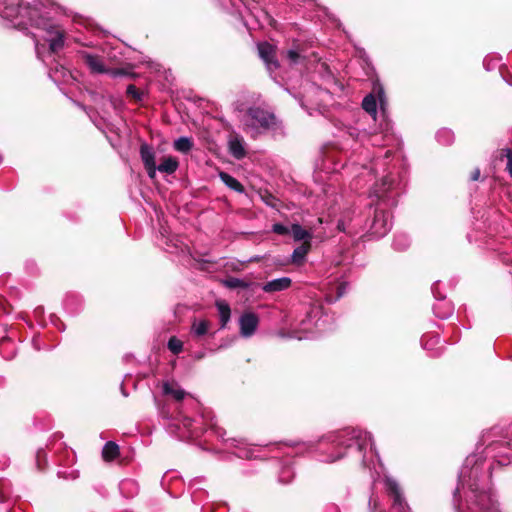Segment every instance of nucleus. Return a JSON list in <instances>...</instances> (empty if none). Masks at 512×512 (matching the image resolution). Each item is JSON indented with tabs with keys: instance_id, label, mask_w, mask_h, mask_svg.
I'll return each mask as SVG.
<instances>
[{
	"instance_id": "obj_22",
	"label": "nucleus",
	"mask_w": 512,
	"mask_h": 512,
	"mask_svg": "<svg viewBox=\"0 0 512 512\" xmlns=\"http://www.w3.org/2000/svg\"><path fill=\"white\" fill-rule=\"evenodd\" d=\"M168 349L175 355H178L183 350V343L177 337L172 336L168 341Z\"/></svg>"
},
{
	"instance_id": "obj_20",
	"label": "nucleus",
	"mask_w": 512,
	"mask_h": 512,
	"mask_svg": "<svg viewBox=\"0 0 512 512\" xmlns=\"http://www.w3.org/2000/svg\"><path fill=\"white\" fill-rule=\"evenodd\" d=\"M163 392L172 395L177 401L183 400L186 394L182 389H174L168 382L163 384Z\"/></svg>"
},
{
	"instance_id": "obj_21",
	"label": "nucleus",
	"mask_w": 512,
	"mask_h": 512,
	"mask_svg": "<svg viewBox=\"0 0 512 512\" xmlns=\"http://www.w3.org/2000/svg\"><path fill=\"white\" fill-rule=\"evenodd\" d=\"M126 95L135 103L141 102L143 98V92L140 91L134 84L127 86Z\"/></svg>"
},
{
	"instance_id": "obj_5",
	"label": "nucleus",
	"mask_w": 512,
	"mask_h": 512,
	"mask_svg": "<svg viewBox=\"0 0 512 512\" xmlns=\"http://www.w3.org/2000/svg\"><path fill=\"white\" fill-rule=\"evenodd\" d=\"M292 284V280L289 277H282L266 282L262 289L266 293H274L288 289Z\"/></svg>"
},
{
	"instance_id": "obj_15",
	"label": "nucleus",
	"mask_w": 512,
	"mask_h": 512,
	"mask_svg": "<svg viewBox=\"0 0 512 512\" xmlns=\"http://www.w3.org/2000/svg\"><path fill=\"white\" fill-rule=\"evenodd\" d=\"M223 284L229 289H247L250 287L251 282L230 276L223 281Z\"/></svg>"
},
{
	"instance_id": "obj_2",
	"label": "nucleus",
	"mask_w": 512,
	"mask_h": 512,
	"mask_svg": "<svg viewBox=\"0 0 512 512\" xmlns=\"http://www.w3.org/2000/svg\"><path fill=\"white\" fill-rule=\"evenodd\" d=\"M259 57L264 61L269 70L279 68V62L276 58V47L269 42H260L257 45Z\"/></svg>"
},
{
	"instance_id": "obj_31",
	"label": "nucleus",
	"mask_w": 512,
	"mask_h": 512,
	"mask_svg": "<svg viewBox=\"0 0 512 512\" xmlns=\"http://www.w3.org/2000/svg\"><path fill=\"white\" fill-rule=\"evenodd\" d=\"M144 167L147 171L149 178L154 179L156 177V171L158 170V166L156 164H154V165H148V166H144Z\"/></svg>"
},
{
	"instance_id": "obj_7",
	"label": "nucleus",
	"mask_w": 512,
	"mask_h": 512,
	"mask_svg": "<svg viewBox=\"0 0 512 512\" xmlns=\"http://www.w3.org/2000/svg\"><path fill=\"white\" fill-rule=\"evenodd\" d=\"M310 249H311L310 241L302 242L301 245H299L298 247H296L294 249L292 256H291V262L296 265H301L304 262L305 257L308 254V252L310 251Z\"/></svg>"
},
{
	"instance_id": "obj_24",
	"label": "nucleus",
	"mask_w": 512,
	"mask_h": 512,
	"mask_svg": "<svg viewBox=\"0 0 512 512\" xmlns=\"http://www.w3.org/2000/svg\"><path fill=\"white\" fill-rule=\"evenodd\" d=\"M261 198L270 207H272V208L277 207V203L279 200L270 192L265 191L264 194H261Z\"/></svg>"
},
{
	"instance_id": "obj_4",
	"label": "nucleus",
	"mask_w": 512,
	"mask_h": 512,
	"mask_svg": "<svg viewBox=\"0 0 512 512\" xmlns=\"http://www.w3.org/2000/svg\"><path fill=\"white\" fill-rule=\"evenodd\" d=\"M387 219L388 214L384 211H375L373 223L371 225V229L373 233L379 237H382L386 234L388 228H387Z\"/></svg>"
},
{
	"instance_id": "obj_17",
	"label": "nucleus",
	"mask_w": 512,
	"mask_h": 512,
	"mask_svg": "<svg viewBox=\"0 0 512 512\" xmlns=\"http://www.w3.org/2000/svg\"><path fill=\"white\" fill-rule=\"evenodd\" d=\"M362 108L370 115H375L377 112V102L373 94L364 97L362 101Z\"/></svg>"
},
{
	"instance_id": "obj_9",
	"label": "nucleus",
	"mask_w": 512,
	"mask_h": 512,
	"mask_svg": "<svg viewBox=\"0 0 512 512\" xmlns=\"http://www.w3.org/2000/svg\"><path fill=\"white\" fill-rule=\"evenodd\" d=\"M229 152L236 159H242L246 156V151L241 138L235 136L229 141Z\"/></svg>"
},
{
	"instance_id": "obj_19",
	"label": "nucleus",
	"mask_w": 512,
	"mask_h": 512,
	"mask_svg": "<svg viewBox=\"0 0 512 512\" xmlns=\"http://www.w3.org/2000/svg\"><path fill=\"white\" fill-rule=\"evenodd\" d=\"M210 327V321L206 319L200 320L198 323L194 322L192 325V331L197 337L204 336Z\"/></svg>"
},
{
	"instance_id": "obj_18",
	"label": "nucleus",
	"mask_w": 512,
	"mask_h": 512,
	"mask_svg": "<svg viewBox=\"0 0 512 512\" xmlns=\"http://www.w3.org/2000/svg\"><path fill=\"white\" fill-rule=\"evenodd\" d=\"M64 46V32L57 31L56 35L51 38L49 43V49L51 52L56 53L61 50Z\"/></svg>"
},
{
	"instance_id": "obj_23",
	"label": "nucleus",
	"mask_w": 512,
	"mask_h": 512,
	"mask_svg": "<svg viewBox=\"0 0 512 512\" xmlns=\"http://www.w3.org/2000/svg\"><path fill=\"white\" fill-rule=\"evenodd\" d=\"M385 485L387 488L388 495L390 497L401 492V489H400L398 483L393 479H390V478L386 479Z\"/></svg>"
},
{
	"instance_id": "obj_8",
	"label": "nucleus",
	"mask_w": 512,
	"mask_h": 512,
	"mask_svg": "<svg viewBox=\"0 0 512 512\" xmlns=\"http://www.w3.org/2000/svg\"><path fill=\"white\" fill-rule=\"evenodd\" d=\"M179 167V162L176 157L168 156L163 157L161 163L158 165V171L166 174H173Z\"/></svg>"
},
{
	"instance_id": "obj_1",
	"label": "nucleus",
	"mask_w": 512,
	"mask_h": 512,
	"mask_svg": "<svg viewBox=\"0 0 512 512\" xmlns=\"http://www.w3.org/2000/svg\"><path fill=\"white\" fill-rule=\"evenodd\" d=\"M247 119L244 122L246 129L261 128L265 131L277 130L281 127V121L277 116L261 107H250L246 111Z\"/></svg>"
},
{
	"instance_id": "obj_10",
	"label": "nucleus",
	"mask_w": 512,
	"mask_h": 512,
	"mask_svg": "<svg viewBox=\"0 0 512 512\" xmlns=\"http://www.w3.org/2000/svg\"><path fill=\"white\" fill-rule=\"evenodd\" d=\"M119 456V446L113 441L105 443L102 449V458L106 462H111Z\"/></svg>"
},
{
	"instance_id": "obj_29",
	"label": "nucleus",
	"mask_w": 512,
	"mask_h": 512,
	"mask_svg": "<svg viewBox=\"0 0 512 512\" xmlns=\"http://www.w3.org/2000/svg\"><path fill=\"white\" fill-rule=\"evenodd\" d=\"M287 58L291 61V63L296 64L303 57L301 56V54L298 51H296V50H289L287 52Z\"/></svg>"
},
{
	"instance_id": "obj_13",
	"label": "nucleus",
	"mask_w": 512,
	"mask_h": 512,
	"mask_svg": "<svg viewBox=\"0 0 512 512\" xmlns=\"http://www.w3.org/2000/svg\"><path fill=\"white\" fill-rule=\"evenodd\" d=\"M290 233L295 241H310L312 239V233L306 229H303L299 224H293L290 229Z\"/></svg>"
},
{
	"instance_id": "obj_34",
	"label": "nucleus",
	"mask_w": 512,
	"mask_h": 512,
	"mask_svg": "<svg viewBox=\"0 0 512 512\" xmlns=\"http://www.w3.org/2000/svg\"><path fill=\"white\" fill-rule=\"evenodd\" d=\"M35 313H37V314H41V313H43V307H41V306H40V307H37V308L35 309Z\"/></svg>"
},
{
	"instance_id": "obj_12",
	"label": "nucleus",
	"mask_w": 512,
	"mask_h": 512,
	"mask_svg": "<svg viewBox=\"0 0 512 512\" xmlns=\"http://www.w3.org/2000/svg\"><path fill=\"white\" fill-rule=\"evenodd\" d=\"M219 177L222 180V182L229 187L230 189L238 192L243 193L245 188L244 186L233 176L226 172H220Z\"/></svg>"
},
{
	"instance_id": "obj_11",
	"label": "nucleus",
	"mask_w": 512,
	"mask_h": 512,
	"mask_svg": "<svg viewBox=\"0 0 512 512\" xmlns=\"http://www.w3.org/2000/svg\"><path fill=\"white\" fill-rule=\"evenodd\" d=\"M140 156L144 166L154 165L155 161V152L152 146L147 143H142L140 146Z\"/></svg>"
},
{
	"instance_id": "obj_28",
	"label": "nucleus",
	"mask_w": 512,
	"mask_h": 512,
	"mask_svg": "<svg viewBox=\"0 0 512 512\" xmlns=\"http://www.w3.org/2000/svg\"><path fill=\"white\" fill-rule=\"evenodd\" d=\"M0 310L5 314H9L13 310L11 304L2 296H0Z\"/></svg>"
},
{
	"instance_id": "obj_26",
	"label": "nucleus",
	"mask_w": 512,
	"mask_h": 512,
	"mask_svg": "<svg viewBox=\"0 0 512 512\" xmlns=\"http://www.w3.org/2000/svg\"><path fill=\"white\" fill-rule=\"evenodd\" d=\"M373 93L377 95V97H378V99L380 101V104L383 105L385 92H384L383 86L379 82H375L374 83V85H373Z\"/></svg>"
},
{
	"instance_id": "obj_25",
	"label": "nucleus",
	"mask_w": 512,
	"mask_h": 512,
	"mask_svg": "<svg viewBox=\"0 0 512 512\" xmlns=\"http://www.w3.org/2000/svg\"><path fill=\"white\" fill-rule=\"evenodd\" d=\"M391 498L393 499V506L397 507L399 511H403L406 506V502L402 495V492L392 496Z\"/></svg>"
},
{
	"instance_id": "obj_16",
	"label": "nucleus",
	"mask_w": 512,
	"mask_h": 512,
	"mask_svg": "<svg viewBox=\"0 0 512 512\" xmlns=\"http://www.w3.org/2000/svg\"><path fill=\"white\" fill-rule=\"evenodd\" d=\"M173 146L175 150L181 153H188L193 147V142L188 137H180L174 141Z\"/></svg>"
},
{
	"instance_id": "obj_32",
	"label": "nucleus",
	"mask_w": 512,
	"mask_h": 512,
	"mask_svg": "<svg viewBox=\"0 0 512 512\" xmlns=\"http://www.w3.org/2000/svg\"><path fill=\"white\" fill-rule=\"evenodd\" d=\"M506 157L508 159L507 169L512 177V151L510 149L506 150Z\"/></svg>"
},
{
	"instance_id": "obj_3",
	"label": "nucleus",
	"mask_w": 512,
	"mask_h": 512,
	"mask_svg": "<svg viewBox=\"0 0 512 512\" xmlns=\"http://www.w3.org/2000/svg\"><path fill=\"white\" fill-rule=\"evenodd\" d=\"M259 324V317L254 312H244L239 318L240 334L243 337L252 336Z\"/></svg>"
},
{
	"instance_id": "obj_14",
	"label": "nucleus",
	"mask_w": 512,
	"mask_h": 512,
	"mask_svg": "<svg viewBox=\"0 0 512 512\" xmlns=\"http://www.w3.org/2000/svg\"><path fill=\"white\" fill-rule=\"evenodd\" d=\"M216 307L218 308V311H219L220 326H221V328H224L227 325L228 321L230 320V316H231L230 306L225 301H217Z\"/></svg>"
},
{
	"instance_id": "obj_27",
	"label": "nucleus",
	"mask_w": 512,
	"mask_h": 512,
	"mask_svg": "<svg viewBox=\"0 0 512 512\" xmlns=\"http://www.w3.org/2000/svg\"><path fill=\"white\" fill-rule=\"evenodd\" d=\"M272 231L274 233L278 234V235H288V234H290V229L287 226H285V225H283L281 223L273 224Z\"/></svg>"
},
{
	"instance_id": "obj_33",
	"label": "nucleus",
	"mask_w": 512,
	"mask_h": 512,
	"mask_svg": "<svg viewBox=\"0 0 512 512\" xmlns=\"http://www.w3.org/2000/svg\"><path fill=\"white\" fill-rule=\"evenodd\" d=\"M480 177V169L476 168L471 172L470 179L472 181H477Z\"/></svg>"
},
{
	"instance_id": "obj_6",
	"label": "nucleus",
	"mask_w": 512,
	"mask_h": 512,
	"mask_svg": "<svg viewBox=\"0 0 512 512\" xmlns=\"http://www.w3.org/2000/svg\"><path fill=\"white\" fill-rule=\"evenodd\" d=\"M82 57L84 63L90 68L92 72L108 73V69L105 68L103 60L100 56L85 52L83 53Z\"/></svg>"
},
{
	"instance_id": "obj_30",
	"label": "nucleus",
	"mask_w": 512,
	"mask_h": 512,
	"mask_svg": "<svg viewBox=\"0 0 512 512\" xmlns=\"http://www.w3.org/2000/svg\"><path fill=\"white\" fill-rule=\"evenodd\" d=\"M108 73L112 76V77H118V76H128L129 73L126 69L124 68H112V69H108Z\"/></svg>"
}]
</instances>
